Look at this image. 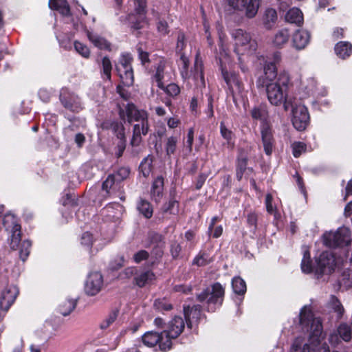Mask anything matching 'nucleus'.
Listing matches in <instances>:
<instances>
[{
  "instance_id": "59",
  "label": "nucleus",
  "mask_w": 352,
  "mask_h": 352,
  "mask_svg": "<svg viewBox=\"0 0 352 352\" xmlns=\"http://www.w3.org/2000/svg\"><path fill=\"white\" fill-rule=\"evenodd\" d=\"M154 238L156 240H159L160 243H158L157 248L155 250H153L152 254H154L156 258H160L163 254V247L164 243L161 241V236L159 234H154Z\"/></svg>"
},
{
  "instance_id": "32",
  "label": "nucleus",
  "mask_w": 352,
  "mask_h": 352,
  "mask_svg": "<svg viewBox=\"0 0 352 352\" xmlns=\"http://www.w3.org/2000/svg\"><path fill=\"white\" fill-rule=\"evenodd\" d=\"M290 352H310V348L304 338H296L291 347Z\"/></svg>"
},
{
  "instance_id": "22",
  "label": "nucleus",
  "mask_w": 352,
  "mask_h": 352,
  "mask_svg": "<svg viewBox=\"0 0 352 352\" xmlns=\"http://www.w3.org/2000/svg\"><path fill=\"white\" fill-rule=\"evenodd\" d=\"M163 341H166L163 331L161 333L155 331H148L142 336V342L146 346L152 347L158 344L161 351H166L168 349H164L162 346V342Z\"/></svg>"
},
{
  "instance_id": "48",
  "label": "nucleus",
  "mask_w": 352,
  "mask_h": 352,
  "mask_svg": "<svg viewBox=\"0 0 352 352\" xmlns=\"http://www.w3.org/2000/svg\"><path fill=\"white\" fill-rule=\"evenodd\" d=\"M154 307L160 311H169L172 309L171 304L165 298L155 300Z\"/></svg>"
},
{
  "instance_id": "54",
  "label": "nucleus",
  "mask_w": 352,
  "mask_h": 352,
  "mask_svg": "<svg viewBox=\"0 0 352 352\" xmlns=\"http://www.w3.org/2000/svg\"><path fill=\"white\" fill-rule=\"evenodd\" d=\"M118 316L116 311H113L101 322L100 328L105 329L108 328L111 324H113L116 320Z\"/></svg>"
},
{
  "instance_id": "28",
  "label": "nucleus",
  "mask_w": 352,
  "mask_h": 352,
  "mask_svg": "<svg viewBox=\"0 0 352 352\" xmlns=\"http://www.w3.org/2000/svg\"><path fill=\"white\" fill-rule=\"evenodd\" d=\"M285 20L290 23L300 26L303 23V14L300 9L293 8L286 13Z\"/></svg>"
},
{
  "instance_id": "52",
  "label": "nucleus",
  "mask_w": 352,
  "mask_h": 352,
  "mask_svg": "<svg viewBox=\"0 0 352 352\" xmlns=\"http://www.w3.org/2000/svg\"><path fill=\"white\" fill-rule=\"evenodd\" d=\"M130 170L126 167L120 168L115 173L111 174L116 179V182L120 183L126 179L129 175Z\"/></svg>"
},
{
  "instance_id": "58",
  "label": "nucleus",
  "mask_w": 352,
  "mask_h": 352,
  "mask_svg": "<svg viewBox=\"0 0 352 352\" xmlns=\"http://www.w3.org/2000/svg\"><path fill=\"white\" fill-rule=\"evenodd\" d=\"M316 87V82L314 79H310L308 85H306L305 82L301 84V89H305V94L302 97H305L309 95L314 89Z\"/></svg>"
},
{
  "instance_id": "34",
  "label": "nucleus",
  "mask_w": 352,
  "mask_h": 352,
  "mask_svg": "<svg viewBox=\"0 0 352 352\" xmlns=\"http://www.w3.org/2000/svg\"><path fill=\"white\" fill-rule=\"evenodd\" d=\"M301 270L304 273H310L314 270L310 258V253L307 247L303 248V257L301 262Z\"/></svg>"
},
{
  "instance_id": "40",
  "label": "nucleus",
  "mask_w": 352,
  "mask_h": 352,
  "mask_svg": "<svg viewBox=\"0 0 352 352\" xmlns=\"http://www.w3.org/2000/svg\"><path fill=\"white\" fill-rule=\"evenodd\" d=\"M329 306L332 310L337 314L338 318H341L344 312V309L340 300L335 296H331L329 301Z\"/></svg>"
},
{
  "instance_id": "64",
  "label": "nucleus",
  "mask_w": 352,
  "mask_h": 352,
  "mask_svg": "<svg viewBox=\"0 0 352 352\" xmlns=\"http://www.w3.org/2000/svg\"><path fill=\"white\" fill-rule=\"evenodd\" d=\"M182 250V248L179 244L174 243L171 245L170 252L171 254L174 258H177Z\"/></svg>"
},
{
  "instance_id": "38",
  "label": "nucleus",
  "mask_w": 352,
  "mask_h": 352,
  "mask_svg": "<svg viewBox=\"0 0 352 352\" xmlns=\"http://www.w3.org/2000/svg\"><path fill=\"white\" fill-rule=\"evenodd\" d=\"M102 189L107 194L110 193V190L116 191L120 189V183L116 182V179L111 174L102 184Z\"/></svg>"
},
{
  "instance_id": "21",
  "label": "nucleus",
  "mask_w": 352,
  "mask_h": 352,
  "mask_svg": "<svg viewBox=\"0 0 352 352\" xmlns=\"http://www.w3.org/2000/svg\"><path fill=\"white\" fill-rule=\"evenodd\" d=\"M310 33L304 29L296 30L292 37L293 47L297 50L305 49L310 41Z\"/></svg>"
},
{
  "instance_id": "60",
  "label": "nucleus",
  "mask_w": 352,
  "mask_h": 352,
  "mask_svg": "<svg viewBox=\"0 0 352 352\" xmlns=\"http://www.w3.org/2000/svg\"><path fill=\"white\" fill-rule=\"evenodd\" d=\"M272 196L271 194H267L265 198V206L268 213L274 214L276 217V208L272 205Z\"/></svg>"
},
{
  "instance_id": "36",
  "label": "nucleus",
  "mask_w": 352,
  "mask_h": 352,
  "mask_svg": "<svg viewBox=\"0 0 352 352\" xmlns=\"http://www.w3.org/2000/svg\"><path fill=\"white\" fill-rule=\"evenodd\" d=\"M138 211L146 218L149 219L152 217L153 210L151 204L144 199H140L137 205Z\"/></svg>"
},
{
  "instance_id": "56",
  "label": "nucleus",
  "mask_w": 352,
  "mask_h": 352,
  "mask_svg": "<svg viewBox=\"0 0 352 352\" xmlns=\"http://www.w3.org/2000/svg\"><path fill=\"white\" fill-rule=\"evenodd\" d=\"M148 252L146 250H142L135 253L133 258L134 262H135L136 263H140L142 261L146 260L148 258Z\"/></svg>"
},
{
  "instance_id": "20",
  "label": "nucleus",
  "mask_w": 352,
  "mask_h": 352,
  "mask_svg": "<svg viewBox=\"0 0 352 352\" xmlns=\"http://www.w3.org/2000/svg\"><path fill=\"white\" fill-rule=\"evenodd\" d=\"M172 79V74L168 69L166 62L161 60L156 67L155 74L153 76V80L157 83L158 87H164L166 82Z\"/></svg>"
},
{
  "instance_id": "13",
  "label": "nucleus",
  "mask_w": 352,
  "mask_h": 352,
  "mask_svg": "<svg viewBox=\"0 0 352 352\" xmlns=\"http://www.w3.org/2000/svg\"><path fill=\"white\" fill-rule=\"evenodd\" d=\"M128 21L131 28L139 29V23L144 19L146 14V0H132L129 4Z\"/></svg>"
},
{
  "instance_id": "39",
  "label": "nucleus",
  "mask_w": 352,
  "mask_h": 352,
  "mask_svg": "<svg viewBox=\"0 0 352 352\" xmlns=\"http://www.w3.org/2000/svg\"><path fill=\"white\" fill-rule=\"evenodd\" d=\"M277 19V13L274 9L268 8L265 10L263 21L267 29L272 28Z\"/></svg>"
},
{
  "instance_id": "11",
  "label": "nucleus",
  "mask_w": 352,
  "mask_h": 352,
  "mask_svg": "<svg viewBox=\"0 0 352 352\" xmlns=\"http://www.w3.org/2000/svg\"><path fill=\"white\" fill-rule=\"evenodd\" d=\"M185 327V322L182 317H174L166 325V329L163 331L166 341L162 342L164 349H170L172 340L176 339L183 331Z\"/></svg>"
},
{
  "instance_id": "3",
  "label": "nucleus",
  "mask_w": 352,
  "mask_h": 352,
  "mask_svg": "<svg viewBox=\"0 0 352 352\" xmlns=\"http://www.w3.org/2000/svg\"><path fill=\"white\" fill-rule=\"evenodd\" d=\"M299 322L302 331L309 332L310 344L313 346L320 344L323 338L321 320L314 316L310 307L304 306L301 309Z\"/></svg>"
},
{
  "instance_id": "10",
  "label": "nucleus",
  "mask_w": 352,
  "mask_h": 352,
  "mask_svg": "<svg viewBox=\"0 0 352 352\" xmlns=\"http://www.w3.org/2000/svg\"><path fill=\"white\" fill-rule=\"evenodd\" d=\"M3 226L9 236L10 248L16 250L21 238V226L18 219L12 213H7L3 217Z\"/></svg>"
},
{
  "instance_id": "53",
  "label": "nucleus",
  "mask_w": 352,
  "mask_h": 352,
  "mask_svg": "<svg viewBox=\"0 0 352 352\" xmlns=\"http://www.w3.org/2000/svg\"><path fill=\"white\" fill-rule=\"evenodd\" d=\"M293 155L298 157L306 151V144L301 142H295L292 144Z\"/></svg>"
},
{
  "instance_id": "41",
  "label": "nucleus",
  "mask_w": 352,
  "mask_h": 352,
  "mask_svg": "<svg viewBox=\"0 0 352 352\" xmlns=\"http://www.w3.org/2000/svg\"><path fill=\"white\" fill-rule=\"evenodd\" d=\"M76 302L74 300H66L59 306L60 313L66 316L69 315L75 308Z\"/></svg>"
},
{
  "instance_id": "12",
  "label": "nucleus",
  "mask_w": 352,
  "mask_h": 352,
  "mask_svg": "<svg viewBox=\"0 0 352 352\" xmlns=\"http://www.w3.org/2000/svg\"><path fill=\"white\" fill-rule=\"evenodd\" d=\"M131 61L132 57L129 54H123L116 64V72L125 86L132 85L134 81Z\"/></svg>"
},
{
  "instance_id": "30",
  "label": "nucleus",
  "mask_w": 352,
  "mask_h": 352,
  "mask_svg": "<svg viewBox=\"0 0 352 352\" xmlns=\"http://www.w3.org/2000/svg\"><path fill=\"white\" fill-rule=\"evenodd\" d=\"M335 52L340 58L345 59L352 52V45L346 41H340L336 45Z\"/></svg>"
},
{
  "instance_id": "42",
  "label": "nucleus",
  "mask_w": 352,
  "mask_h": 352,
  "mask_svg": "<svg viewBox=\"0 0 352 352\" xmlns=\"http://www.w3.org/2000/svg\"><path fill=\"white\" fill-rule=\"evenodd\" d=\"M338 334L345 342H349L351 338L352 328L346 324H342L338 329Z\"/></svg>"
},
{
  "instance_id": "25",
  "label": "nucleus",
  "mask_w": 352,
  "mask_h": 352,
  "mask_svg": "<svg viewBox=\"0 0 352 352\" xmlns=\"http://www.w3.org/2000/svg\"><path fill=\"white\" fill-rule=\"evenodd\" d=\"M155 276L151 270H140L134 277L135 283L140 287L151 284L155 280Z\"/></svg>"
},
{
  "instance_id": "43",
  "label": "nucleus",
  "mask_w": 352,
  "mask_h": 352,
  "mask_svg": "<svg viewBox=\"0 0 352 352\" xmlns=\"http://www.w3.org/2000/svg\"><path fill=\"white\" fill-rule=\"evenodd\" d=\"M212 261V258L206 252H201L194 258L192 263L197 266H204Z\"/></svg>"
},
{
  "instance_id": "27",
  "label": "nucleus",
  "mask_w": 352,
  "mask_h": 352,
  "mask_svg": "<svg viewBox=\"0 0 352 352\" xmlns=\"http://www.w3.org/2000/svg\"><path fill=\"white\" fill-rule=\"evenodd\" d=\"M184 312L186 320L187 326L190 328L193 320H197L200 316L201 307L199 305H195L190 308L188 306H184Z\"/></svg>"
},
{
  "instance_id": "18",
  "label": "nucleus",
  "mask_w": 352,
  "mask_h": 352,
  "mask_svg": "<svg viewBox=\"0 0 352 352\" xmlns=\"http://www.w3.org/2000/svg\"><path fill=\"white\" fill-rule=\"evenodd\" d=\"M224 295V289L221 284L217 283L211 288H208L198 294L200 302L206 300L208 304L221 305Z\"/></svg>"
},
{
  "instance_id": "24",
  "label": "nucleus",
  "mask_w": 352,
  "mask_h": 352,
  "mask_svg": "<svg viewBox=\"0 0 352 352\" xmlns=\"http://www.w3.org/2000/svg\"><path fill=\"white\" fill-rule=\"evenodd\" d=\"M290 36L289 29L281 28L274 34L272 39V43L276 48H282L288 43Z\"/></svg>"
},
{
  "instance_id": "2",
  "label": "nucleus",
  "mask_w": 352,
  "mask_h": 352,
  "mask_svg": "<svg viewBox=\"0 0 352 352\" xmlns=\"http://www.w3.org/2000/svg\"><path fill=\"white\" fill-rule=\"evenodd\" d=\"M120 117L122 120L127 119L129 122L140 121L133 127V135L131 140L133 146H138L141 141V135H146L148 132L147 113L145 111L138 110L133 104L127 103L120 107Z\"/></svg>"
},
{
  "instance_id": "55",
  "label": "nucleus",
  "mask_w": 352,
  "mask_h": 352,
  "mask_svg": "<svg viewBox=\"0 0 352 352\" xmlns=\"http://www.w3.org/2000/svg\"><path fill=\"white\" fill-rule=\"evenodd\" d=\"M247 162L245 159L238 160L236 168V177L239 180L242 179L243 173L246 170Z\"/></svg>"
},
{
  "instance_id": "5",
  "label": "nucleus",
  "mask_w": 352,
  "mask_h": 352,
  "mask_svg": "<svg viewBox=\"0 0 352 352\" xmlns=\"http://www.w3.org/2000/svg\"><path fill=\"white\" fill-rule=\"evenodd\" d=\"M323 243L329 248L346 247V256L352 261V239L350 230L346 227L339 228L336 231L325 232L322 236Z\"/></svg>"
},
{
  "instance_id": "46",
  "label": "nucleus",
  "mask_w": 352,
  "mask_h": 352,
  "mask_svg": "<svg viewBox=\"0 0 352 352\" xmlns=\"http://www.w3.org/2000/svg\"><path fill=\"white\" fill-rule=\"evenodd\" d=\"M179 204L177 201L175 200H170L168 203L165 204L162 207V211L164 213L176 214L178 212Z\"/></svg>"
},
{
  "instance_id": "47",
  "label": "nucleus",
  "mask_w": 352,
  "mask_h": 352,
  "mask_svg": "<svg viewBox=\"0 0 352 352\" xmlns=\"http://www.w3.org/2000/svg\"><path fill=\"white\" fill-rule=\"evenodd\" d=\"M167 95L171 97H175L180 93V89L175 83H170L167 86L164 85V87H160Z\"/></svg>"
},
{
  "instance_id": "14",
  "label": "nucleus",
  "mask_w": 352,
  "mask_h": 352,
  "mask_svg": "<svg viewBox=\"0 0 352 352\" xmlns=\"http://www.w3.org/2000/svg\"><path fill=\"white\" fill-rule=\"evenodd\" d=\"M316 265L315 273L319 276L322 274H331L335 270L336 260L331 251H324L316 258Z\"/></svg>"
},
{
  "instance_id": "51",
  "label": "nucleus",
  "mask_w": 352,
  "mask_h": 352,
  "mask_svg": "<svg viewBox=\"0 0 352 352\" xmlns=\"http://www.w3.org/2000/svg\"><path fill=\"white\" fill-rule=\"evenodd\" d=\"M116 133L118 138L120 140V143L118 144V147L120 150V153L118 155L120 156L125 148V135L124 127L122 126H117Z\"/></svg>"
},
{
  "instance_id": "63",
  "label": "nucleus",
  "mask_w": 352,
  "mask_h": 352,
  "mask_svg": "<svg viewBox=\"0 0 352 352\" xmlns=\"http://www.w3.org/2000/svg\"><path fill=\"white\" fill-rule=\"evenodd\" d=\"M138 270L135 267H127L126 268L123 272H122V275L125 277V278H131L132 276H135L136 274L138 273Z\"/></svg>"
},
{
  "instance_id": "4",
  "label": "nucleus",
  "mask_w": 352,
  "mask_h": 352,
  "mask_svg": "<svg viewBox=\"0 0 352 352\" xmlns=\"http://www.w3.org/2000/svg\"><path fill=\"white\" fill-rule=\"evenodd\" d=\"M220 54H219V62L220 66L221 69L222 76L223 77L224 80L226 81L232 95L233 96V99L235 100L236 98L240 96L243 90V86L239 79L237 75L234 72H230L228 70L227 65H229L230 63V58L228 57V54L226 52L224 45L222 42V38L220 36Z\"/></svg>"
},
{
  "instance_id": "45",
  "label": "nucleus",
  "mask_w": 352,
  "mask_h": 352,
  "mask_svg": "<svg viewBox=\"0 0 352 352\" xmlns=\"http://www.w3.org/2000/svg\"><path fill=\"white\" fill-rule=\"evenodd\" d=\"M75 50L83 58H88L90 56V50L88 46L80 41H76L74 43Z\"/></svg>"
},
{
  "instance_id": "17",
  "label": "nucleus",
  "mask_w": 352,
  "mask_h": 352,
  "mask_svg": "<svg viewBox=\"0 0 352 352\" xmlns=\"http://www.w3.org/2000/svg\"><path fill=\"white\" fill-rule=\"evenodd\" d=\"M281 58L280 54L276 52L273 55V60L267 59L265 61L263 66V75L259 78V81L263 80L262 85H265L267 82H274L278 78L276 63Z\"/></svg>"
},
{
  "instance_id": "44",
  "label": "nucleus",
  "mask_w": 352,
  "mask_h": 352,
  "mask_svg": "<svg viewBox=\"0 0 352 352\" xmlns=\"http://www.w3.org/2000/svg\"><path fill=\"white\" fill-rule=\"evenodd\" d=\"M19 256L23 261H25L29 256L30 250L31 247V243L28 240L23 241L21 244H19Z\"/></svg>"
},
{
  "instance_id": "57",
  "label": "nucleus",
  "mask_w": 352,
  "mask_h": 352,
  "mask_svg": "<svg viewBox=\"0 0 352 352\" xmlns=\"http://www.w3.org/2000/svg\"><path fill=\"white\" fill-rule=\"evenodd\" d=\"M220 131L222 137L228 142V144H230L233 137L232 132L226 128L222 122L220 125Z\"/></svg>"
},
{
  "instance_id": "61",
  "label": "nucleus",
  "mask_w": 352,
  "mask_h": 352,
  "mask_svg": "<svg viewBox=\"0 0 352 352\" xmlns=\"http://www.w3.org/2000/svg\"><path fill=\"white\" fill-rule=\"evenodd\" d=\"M93 236L89 232H84L81 236V244L89 247L93 243Z\"/></svg>"
},
{
  "instance_id": "15",
  "label": "nucleus",
  "mask_w": 352,
  "mask_h": 352,
  "mask_svg": "<svg viewBox=\"0 0 352 352\" xmlns=\"http://www.w3.org/2000/svg\"><path fill=\"white\" fill-rule=\"evenodd\" d=\"M18 294V288L13 284H7L0 288V318L8 311Z\"/></svg>"
},
{
  "instance_id": "7",
  "label": "nucleus",
  "mask_w": 352,
  "mask_h": 352,
  "mask_svg": "<svg viewBox=\"0 0 352 352\" xmlns=\"http://www.w3.org/2000/svg\"><path fill=\"white\" fill-rule=\"evenodd\" d=\"M189 59L187 56H182V61L179 63L180 74L182 78L190 82L192 80L193 83L199 87H205V81L203 74L202 61L197 56L194 69H188Z\"/></svg>"
},
{
  "instance_id": "8",
  "label": "nucleus",
  "mask_w": 352,
  "mask_h": 352,
  "mask_svg": "<svg viewBox=\"0 0 352 352\" xmlns=\"http://www.w3.org/2000/svg\"><path fill=\"white\" fill-rule=\"evenodd\" d=\"M232 36L234 41V52L237 55L252 54L256 51L257 44L248 32L239 29L233 31Z\"/></svg>"
},
{
  "instance_id": "9",
  "label": "nucleus",
  "mask_w": 352,
  "mask_h": 352,
  "mask_svg": "<svg viewBox=\"0 0 352 352\" xmlns=\"http://www.w3.org/2000/svg\"><path fill=\"white\" fill-rule=\"evenodd\" d=\"M224 3L227 10L242 12L248 18L254 17L259 8V0H224Z\"/></svg>"
},
{
  "instance_id": "26",
  "label": "nucleus",
  "mask_w": 352,
  "mask_h": 352,
  "mask_svg": "<svg viewBox=\"0 0 352 352\" xmlns=\"http://www.w3.org/2000/svg\"><path fill=\"white\" fill-rule=\"evenodd\" d=\"M87 36L89 41L96 47L100 50H111V44L104 38L98 34L87 31Z\"/></svg>"
},
{
  "instance_id": "23",
  "label": "nucleus",
  "mask_w": 352,
  "mask_h": 352,
  "mask_svg": "<svg viewBox=\"0 0 352 352\" xmlns=\"http://www.w3.org/2000/svg\"><path fill=\"white\" fill-rule=\"evenodd\" d=\"M60 100L64 107L72 111H78L81 109V102L80 98L75 94H68L66 96L64 93L60 94Z\"/></svg>"
},
{
  "instance_id": "49",
  "label": "nucleus",
  "mask_w": 352,
  "mask_h": 352,
  "mask_svg": "<svg viewBox=\"0 0 352 352\" xmlns=\"http://www.w3.org/2000/svg\"><path fill=\"white\" fill-rule=\"evenodd\" d=\"M177 141L178 138L173 136L169 137L167 139L165 146L167 155H170L171 154H173L175 153L177 147Z\"/></svg>"
},
{
  "instance_id": "6",
  "label": "nucleus",
  "mask_w": 352,
  "mask_h": 352,
  "mask_svg": "<svg viewBox=\"0 0 352 352\" xmlns=\"http://www.w3.org/2000/svg\"><path fill=\"white\" fill-rule=\"evenodd\" d=\"M251 116L253 119L259 120L262 122L261 133L264 151L270 155L273 151L274 139L271 128L266 122L268 118L267 111L265 107H256L252 109Z\"/></svg>"
},
{
  "instance_id": "16",
  "label": "nucleus",
  "mask_w": 352,
  "mask_h": 352,
  "mask_svg": "<svg viewBox=\"0 0 352 352\" xmlns=\"http://www.w3.org/2000/svg\"><path fill=\"white\" fill-rule=\"evenodd\" d=\"M290 108L292 109V124L294 126L298 131L305 130L309 120L307 109L300 102H296L294 99L293 100V107H290Z\"/></svg>"
},
{
  "instance_id": "37",
  "label": "nucleus",
  "mask_w": 352,
  "mask_h": 352,
  "mask_svg": "<svg viewBox=\"0 0 352 352\" xmlns=\"http://www.w3.org/2000/svg\"><path fill=\"white\" fill-rule=\"evenodd\" d=\"M232 287L234 292L238 295H243L246 292L245 282L239 276L232 278Z\"/></svg>"
},
{
  "instance_id": "29",
  "label": "nucleus",
  "mask_w": 352,
  "mask_h": 352,
  "mask_svg": "<svg viewBox=\"0 0 352 352\" xmlns=\"http://www.w3.org/2000/svg\"><path fill=\"white\" fill-rule=\"evenodd\" d=\"M49 6L63 16H68L70 14L69 6L66 0H50Z\"/></svg>"
},
{
  "instance_id": "31",
  "label": "nucleus",
  "mask_w": 352,
  "mask_h": 352,
  "mask_svg": "<svg viewBox=\"0 0 352 352\" xmlns=\"http://www.w3.org/2000/svg\"><path fill=\"white\" fill-rule=\"evenodd\" d=\"M164 187V179L162 177H157L153 182L151 188L152 198L156 201H159L162 197Z\"/></svg>"
},
{
  "instance_id": "33",
  "label": "nucleus",
  "mask_w": 352,
  "mask_h": 352,
  "mask_svg": "<svg viewBox=\"0 0 352 352\" xmlns=\"http://www.w3.org/2000/svg\"><path fill=\"white\" fill-rule=\"evenodd\" d=\"M111 70H112V64L109 58L107 56H104L102 58L101 62V76L103 79H106L108 80H111Z\"/></svg>"
},
{
  "instance_id": "50",
  "label": "nucleus",
  "mask_w": 352,
  "mask_h": 352,
  "mask_svg": "<svg viewBox=\"0 0 352 352\" xmlns=\"http://www.w3.org/2000/svg\"><path fill=\"white\" fill-rule=\"evenodd\" d=\"M152 159L149 157L145 158L140 164V170L144 177H148L151 172Z\"/></svg>"
},
{
  "instance_id": "19",
  "label": "nucleus",
  "mask_w": 352,
  "mask_h": 352,
  "mask_svg": "<svg viewBox=\"0 0 352 352\" xmlns=\"http://www.w3.org/2000/svg\"><path fill=\"white\" fill-rule=\"evenodd\" d=\"M103 285V277L99 272H92L87 276L85 284V292L89 296L99 293Z\"/></svg>"
},
{
  "instance_id": "62",
  "label": "nucleus",
  "mask_w": 352,
  "mask_h": 352,
  "mask_svg": "<svg viewBox=\"0 0 352 352\" xmlns=\"http://www.w3.org/2000/svg\"><path fill=\"white\" fill-rule=\"evenodd\" d=\"M157 30L161 34H167L169 32L167 23L165 21H160L157 23Z\"/></svg>"
},
{
  "instance_id": "35",
  "label": "nucleus",
  "mask_w": 352,
  "mask_h": 352,
  "mask_svg": "<svg viewBox=\"0 0 352 352\" xmlns=\"http://www.w3.org/2000/svg\"><path fill=\"white\" fill-rule=\"evenodd\" d=\"M187 47V41L183 32H179L177 38L176 52L180 56L179 62L182 61V56H187L186 49Z\"/></svg>"
},
{
  "instance_id": "1",
  "label": "nucleus",
  "mask_w": 352,
  "mask_h": 352,
  "mask_svg": "<svg viewBox=\"0 0 352 352\" xmlns=\"http://www.w3.org/2000/svg\"><path fill=\"white\" fill-rule=\"evenodd\" d=\"M290 85L289 74L285 70L278 74L274 82L266 83V94L270 104L274 106H280L283 104L285 111L293 107L294 99L288 96Z\"/></svg>"
}]
</instances>
